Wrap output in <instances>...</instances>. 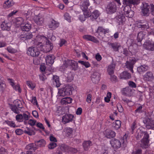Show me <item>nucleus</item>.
Here are the masks:
<instances>
[{
    "label": "nucleus",
    "mask_w": 154,
    "mask_h": 154,
    "mask_svg": "<svg viewBox=\"0 0 154 154\" xmlns=\"http://www.w3.org/2000/svg\"><path fill=\"white\" fill-rule=\"evenodd\" d=\"M73 115L70 114H65L62 117V121L64 124L72 122L74 118Z\"/></svg>",
    "instance_id": "11"
},
{
    "label": "nucleus",
    "mask_w": 154,
    "mask_h": 154,
    "mask_svg": "<svg viewBox=\"0 0 154 154\" xmlns=\"http://www.w3.org/2000/svg\"><path fill=\"white\" fill-rule=\"evenodd\" d=\"M107 32L106 30L103 29V27H99L98 28L97 32L98 33L99 36H98V38L100 39H102L103 36Z\"/></svg>",
    "instance_id": "19"
},
{
    "label": "nucleus",
    "mask_w": 154,
    "mask_h": 154,
    "mask_svg": "<svg viewBox=\"0 0 154 154\" xmlns=\"http://www.w3.org/2000/svg\"><path fill=\"white\" fill-rule=\"evenodd\" d=\"M57 144L54 142H51L48 145V147L50 149H53L56 147Z\"/></svg>",
    "instance_id": "50"
},
{
    "label": "nucleus",
    "mask_w": 154,
    "mask_h": 154,
    "mask_svg": "<svg viewBox=\"0 0 154 154\" xmlns=\"http://www.w3.org/2000/svg\"><path fill=\"white\" fill-rule=\"evenodd\" d=\"M34 20L35 23L38 25H42L43 23V18L39 16H35L34 18Z\"/></svg>",
    "instance_id": "29"
},
{
    "label": "nucleus",
    "mask_w": 154,
    "mask_h": 154,
    "mask_svg": "<svg viewBox=\"0 0 154 154\" xmlns=\"http://www.w3.org/2000/svg\"><path fill=\"white\" fill-rule=\"evenodd\" d=\"M115 68V65L114 64H111L109 65L108 67L107 72L109 74L111 75L114 73V70Z\"/></svg>",
    "instance_id": "37"
},
{
    "label": "nucleus",
    "mask_w": 154,
    "mask_h": 154,
    "mask_svg": "<svg viewBox=\"0 0 154 154\" xmlns=\"http://www.w3.org/2000/svg\"><path fill=\"white\" fill-rule=\"evenodd\" d=\"M72 128H66L63 130V134H65L66 135L67 137H70L72 135Z\"/></svg>",
    "instance_id": "28"
},
{
    "label": "nucleus",
    "mask_w": 154,
    "mask_h": 154,
    "mask_svg": "<svg viewBox=\"0 0 154 154\" xmlns=\"http://www.w3.org/2000/svg\"><path fill=\"white\" fill-rule=\"evenodd\" d=\"M32 37V35L31 33H27L24 35H22L20 36V38L22 40L30 39Z\"/></svg>",
    "instance_id": "36"
},
{
    "label": "nucleus",
    "mask_w": 154,
    "mask_h": 154,
    "mask_svg": "<svg viewBox=\"0 0 154 154\" xmlns=\"http://www.w3.org/2000/svg\"><path fill=\"white\" fill-rule=\"evenodd\" d=\"M26 84L32 90H33L36 86L35 84L31 81H27Z\"/></svg>",
    "instance_id": "40"
},
{
    "label": "nucleus",
    "mask_w": 154,
    "mask_h": 154,
    "mask_svg": "<svg viewBox=\"0 0 154 154\" xmlns=\"http://www.w3.org/2000/svg\"><path fill=\"white\" fill-rule=\"evenodd\" d=\"M91 79L94 83H97L100 79V75L98 72H94L91 75Z\"/></svg>",
    "instance_id": "16"
},
{
    "label": "nucleus",
    "mask_w": 154,
    "mask_h": 154,
    "mask_svg": "<svg viewBox=\"0 0 154 154\" xmlns=\"http://www.w3.org/2000/svg\"><path fill=\"white\" fill-rule=\"evenodd\" d=\"M122 7L124 11V13L125 16L131 18L134 15V11L131 10V5H124Z\"/></svg>",
    "instance_id": "8"
},
{
    "label": "nucleus",
    "mask_w": 154,
    "mask_h": 154,
    "mask_svg": "<svg viewBox=\"0 0 154 154\" xmlns=\"http://www.w3.org/2000/svg\"><path fill=\"white\" fill-rule=\"evenodd\" d=\"M47 38L44 36L40 35H37L33 40L34 42L33 43L35 45L39 46L42 43H44L45 42H47Z\"/></svg>",
    "instance_id": "4"
},
{
    "label": "nucleus",
    "mask_w": 154,
    "mask_h": 154,
    "mask_svg": "<svg viewBox=\"0 0 154 154\" xmlns=\"http://www.w3.org/2000/svg\"><path fill=\"white\" fill-rule=\"evenodd\" d=\"M109 45L115 51H117L119 47V46L116 43H111L109 44Z\"/></svg>",
    "instance_id": "46"
},
{
    "label": "nucleus",
    "mask_w": 154,
    "mask_h": 154,
    "mask_svg": "<svg viewBox=\"0 0 154 154\" xmlns=\"http://www.w3.org/2000/svg\"><path fill=\"white\" fill-rule=\"evenodd\" d=\"M13 88L17 91H18L19 92H21V89L20 88V86L19 85H16L12 87Z\"/></svg>",
    "instance_id": "62"
},
{
    "label": "nucleus",
    "mask_w": 154,
    "mask_h": 154,
    "mask_svg": "<svg viewBox=\"0 0 154 154\" xmlns=\"http://www.w3.org/2000/svg\"><path fill=\"white\" fill-rule=\"evenodd\" d=\"M136 62L134 58H131L129 61H128L126 62V67L128 69L132 72H133V65Z\"/></svg>",
    "instance_id": "15"
},
{
    "label": "nucleus",
    "mask_w": 154,
    "mask_h": 154,
    "mask_svg": "<svg viewBox=\"0 0 154 154\" xmlns=\"http://www.w3.org/2000/svg\"><path fill=\"white\" fill-rule=\"evenodd\" d=\"M59 24L58 22L54 20H52L49 22L48 26L49 28L52 29H55L59 26Z\"/></svg>",
    "instance_id": "26"
},
{
    "label": "nucleus",
    "mask_w": 154,
    "mask_h": 154,
    "mask_svg": "<svg viewBox=\"0 0 154 154\" xmlns=\"http://www.w3.org/2000/svg\"><path fill=\"white\" fill-rule=\"evenodd\" d=\"M40 45L39 46L36 45V47H30L28 48L27 51V54L33 57H36L38 56L40 54V51H42V48H41Z\"/></svg>",
    "instance_id": "3"
},
{
    "label": "nucleus",
    "mask_w": 154,
    "mask_h": 154,
    "mask_svg": "<svg viewBox=\"0 0 154 154\" xmlns=\"http://www.w3.org/2000/svg\"><path fill=\"white\" fill-rule=\"evenodd\" d=\"M120 77L122 79H130L131 76L129 73L127 72L124 71L120 74Z\"/></svg>",
    "instance_id": "27"
},
{
    "label": "nucleus",
    "mask_w": 154,
    "mask_h": 154,
    "mask_svg": "<svg viewBox=\"0 0 154 154\" xmlns=\"http://www.w3.org/2000/svg\"><path fill=\"white\" fill-rule=\"evenodd\" d=\"M78 62L81 64L85 66L86 68H88L91 66L90 64L88 62H86L82 60H79Z\"/></svg>",
    "instance_id": "44"
},
{
    "label": "nucleus",
    "mask_w": 154,
    "mask_h": 154,
    "mask_svg": "<svg viewBox=\"0 0 154 154\" xmlns=\"http://www.w3.org/2000/svg\"><path fill=\"white\" fill-rule=\"evenodd\" d=\"M151 9V5H149L148 3L143 2L141 7L142 13L144 16H148L149 14V9Z\"/></svg>",
    "instance_id": "7"
},
{
    "label": "nucleus",
    "mask_w": 154,
    "mask_h": 154,
    "mask_svg": "<svg viewBox=\"0 0 154 154\" xmlns=\"http://www.w3.org/2000/svg\"><path fill=\"white\" fill-rule=\"evenodd\" d=\"M1 26L2 30H9L10 29L11 24L9 23H6L4 21L2 23Z\"/></svg>",
    "instance_id": "31"
},
{
    "label": "nucleus",
    "mask_w": 154,
    "mask_h": 154,
    "mask_svg": "<svg viewBox=\"0 0 154 154\" xmlns=\"http://www.w3.org/2000/svg\"><path fill=\"white\" fill-rule=\"evenodd\" d=\"M36 121L35 120L30 119L28 121V124L31 126H33L35 125Z\"/></svg>",
    "instance_id": "63"
},
{
    "label": "nucleus",
    "mask_w": 154,
    "mask_h": 154,
    "mask_svg": "<svg viewBox=\"0 0 154 154\" xmlns=\"http://www.w3.org/2000/svg\"><path fill=\"white\" fill-rule=\"evenodd\" d=\"M26 20L21 17H19L16 19L15 23L17 26H20L21 27L24 23H26Z\"/></svg>",
    "instance_id": "25"
},
{
    "label": "nucleus",
    "mask_w": 154,
    "mask_h": 154,
    "mask_svg": "<svg viewBox=\"0 0 154 154\" xmlns=\"http://www.w3.org/2000/svg\"><path fill=\"white\" fill-rule=\"evenodd\" d=\"M5 88L6 85L4 83H0V91H3Z\"/></svg>",
    "instance_id": "60"
},
{
    "label": "nucleus",
    "mask_w": 154,
    "mask_h": 154,
    "mask_svg": "<svg viewBox=\"0 0 154 154\" xmlns=\"http://www.w3.org/2000/svg\"><path fill=\"white\" fill-rule=\"evenodd\" d=\"M23 120H24V122L25 124H26V121L28 120L29 118V116L25 113H23Z\"/></svg>",
    "instance_id": "57"
},
{
    "label": "nucleus",
    "mask_w": 154,
    "mask_h": 154,
    "mask_svg": "<svg viewBox=\"0 0 154 154\" xmlns=\"http://www.w3.org/2000/svg\"><path fill=\"white\" fill-rule=\"evenodd\" d=\"M129 85L133 88H136V85L135 83L133 82L130 81L128 83Z\"/></svg>",
    "instance_id": "64"
},
{
    "label": "nucleus",
    "mask_w": 154,
    "mask_h": 154,
    "mask_svg": "<svg viewBox=\"0 0 154 154\" xmlns=\"http://www.w3.org/2000/svg\"><path fill=\"white\" fill-rule=\"evenodd\" d=\"M84 39L90 41L94 42L97 43L99 42V41L95 37L90 35H85L83 36Z\"/></svg>",
    "instance_id": "22"
},
{
    "label": "nucleus",
    "mask_w": 154,
    "mask_h": 154,
    "mask_svg": "<svg viewBox=\"0 0 154 154\" xmlns=\"http://www.w3.org/2000/svg\"><path fill=\"white\" fill-rule=\"evenodd\" d=\"M78 67V63L76 62L73 60H67L65 61L60 69L63 71L67 68L75 70L77 69Z\"/></svg>",
    "instance_id": "2"
},
{
    "label": "nucleus",
    "mask_w": 154,
    "mask_h": 154,
    "mask_svg": "<svg viewBox=\"0 0 154 154\" xmlns=\"http://www.w3.org/2000/svg\"><path fill=\"white\" fill-rule=\"evenodd\" d=\"M21 28L23 31H28L31 29V25L26 20V23H24L23 25L22 26Z\"/></svg>",
    "instance_id": "24"
},
{
    "label": "nucleus",
    "mask_w": 154,
    "mask_h": 154,
    "mask_svg": "<svg viewBox=\"0 0 154 154\" xmlns=\"http://www.w3.org/2000/svg\"><path fill=\"white\" fill-rule=\"evenodd\" d=\"M131 90L129 87L124 88L122 91V93L123 94L128 96H131Z\"/></svg>",
    "instance_id": "32"
},
{
    "label": "nucleus",
    "mask_w": 154,
    "mask_h": 154,
    "mask_svg": "<svg viewBox=\"0 0 154 154\" xmlns=\"http://www.w3.org/2000/svg\"><path fill=\"white\" fill-rule=\"evenodd\" d=\"M111 93L109 92L107 93L106 97L104 98L105 101L107 103H108L110 100V99L111 97Z\"/></svg>",
    "instance_id": "49"
},
{
    "label": "nucleus",
    "mask_w": 154,
    "mask_h": 154,
    "mask_svg": "<svg viewBox=\"0 0 154 154\" xmlns=\"http://www.w3.org/2000/svg\"><path fill=\"white\" fill-rule=\"evenodd\" d=\"M24 132L26 134L29 135H32L35 134L33 131L28 127L26 128V129L24 131Z\"/></svg>",
    "instance_id": "45"
},
{
    "label": "nucleus",
    "mask_w": 154,
    "mask_h": 154,
    "mask_svg": "<svg viewBox=\"0 0 154 154\" xmlns=\"http://www.w3.org/2000/svg\"><path fill=\"white\" fill-rule=\"evenodd\" d=\"M117 10V6L115 4L113 3H109L106 7V12L107 14H112L116 12Z\"/></svg>",
    "instance_id": "5"
},
{
    "label": "nucleus",
    "mask_w": 154,
    "mask_h": 154,
    "mask_svg": "<svg viewBox=\"0 0 154 154\" xmlns=\"http://www.w3.org/2000/svg\"><path fill=\"white\" fill-rule=\"evenodd\" d=\"M117 19L119 24L122 23L125 21V17L122 14L118 15Z\"/></svg>",
    "instance_id": "41"
},
{
    "label": "nucleus",
    "mask_w": 154,
    "mask_h": 154,
    "mask_svg": "<svg viewBox=\"0 0 154 154\" xmlns=\"http://www.w3.org/2000/svg\"><path fill=\"white\" fill-rule=\"evenodd\" d=\"M46 42V45L45 46H43L42 45L41 46V48H42V51L45 52H47L50 51L53 48V44L47 39V42Z\"/></svg>",
    "instance_id": "14"
},
{
    "label": "nucleus",
    "mask_w": 154,
    "mask_h": 154,
    "mask_svg": "<svg viewBox=\"0 0 154 154\" xmlns=\"http://www.w3.org/2000/svg\"><path fill=\"white\" fill-rule=\"evenodd\" d=\"M53 82H54V84L56 85L57 87H59L61 85L59 80V77L57 75H54L53 77Z\"/></svg>",
    "instance_id": "39"
},
{
    "label": "nucleus",
    "mask_w": 154,
    "mask_h": 154,
    "mask_svg": "<svg viewBox=\"0 0 154 154\" xmlns=\"http://www.w3.org/2000/svg\"><path fill=\"white\" fill-rule=\"evenodd\" d=\"M55 57L53 55H48L45 57L46 63L49 66H51L54 63Z\"/></svg>",
    "instance_id": "17"
},
{
    "label": "nucleus",
    "mask_w": 154,
    "mask_h": 154,
    "mask_svg": "<svg viewBox=\"0 0 154 154\" xmlns=\"http://www.w3.org/2000/svg\"><path fill=\"white\" fill-rule=\"evenodd\" d=\"M105 134L106 137L107 138H111L115 137L116 133L112 130L107 129L105 131Z\"/></svg>",
    "instance_id": "21"
},
{
    "label": "nucleus",
    "mask_w": 154,
    "mask_h": 154,
    "mask_svg": "<svg viewBox=\"0 0 154 154\" xmlns=\"http://www.w3.org/2000/svg\"><path fill=\"white\" fill-rule=\"evenodd\" d=\"M137 132H138V135L137 136V139L141 138L142 136H143V139L141 142V146L143 148H147L149 146V134L146 132L142 131L140 129L137 130Z\"/></svg>",
    "instance_id": "1"
},
{
    "label": "nucleus",
    "mask_w": 154,
    "mask_h": 154,
    "mask_svg": "<svg viewBox=\"0 0 154 154\" xmlns=\"http://www.w3.org/2000/svg\"><path fill=\"white\" fill-rule=\"evenodd\" d=\"M90 5L88 0H83L81 2L80 6L83 11L87 10L88 7Z\"/></svg>",
    "instance_id": "18"
},
{
    "label": "nucleus",
    "mask_w": 154,
    "mask_h": 154,
    "mask_svg": "<svg viewBox=\"0 0 154 154\" xmlns=\"http://www.w3.org/2000/svg\"><path fill=\"white\" fill-rule=\"evenodd\" d=\"M137 27L139 28H141L143 29H148L149 27V26L148 23L146 22L145 24L138 25Z\"/></svg>",
    "instance_id": "47"
},
{
    "label": "nucleus",
    "mask_w": 154,
    "mask_h": 154,
    "mask_svg": "<svg viewBox=\"0 0 154 154\" xmlns=\"http://www.w3.org/2000/svg\"><path fill=\"white\" fill-rule=\"evenodd\" d=\"M137 69L138 72H141L147 70L148 69V67L146 65H143L138 67Z\"/></svg>",
    "instance_id": "42"
},
{
    "label": "nucleus",
    "mask_w": 154,
    "mask_h": 154,
    "mask_svg": "<svg viewBox=\"0 0 154 154\" xmlns=\"http://www.w3.org/2000/svg\"><path fill=\"white\" fill-rule=\"evenodd\" d=\"M7 50L9 53H14L17 52V50L11 47H8L7 48Z\"/></svg>",
    "instance_id": "52"
},
{
    "label": "nucleus",
    "mask_w": 154,
    "mask_h": 154,
    "mask_svg": "<svg viewBox=\"0 0 154 154\" xmlns=\"http://www.w3.org/2000/svg\"><path fill=\"white\" fill-rule=\"evenodd\" d=\"M117 108L119 112H122L123 111V108L122 105L120 103L117 104Z\"/></svg>",
    "instance_id": "61"
},
{
    "label": "nucleus",
    "mask_w": 154,
    "mask_h": 154,
    "mask_svg": "<svg viewBox=\"0 0 154 154\" xmlns=\"http://www.w3.org/2000/svg\"><path fill=\"white\" fill-rule=\"evenodd\" d=\"M143 79L145 81L154 83V76L151 72H146L143 75Z\"/></svg>",
    "instance_id": "12"
},
{
    "label": "nucleus",
    "mask_w": 154,
    "mask_h": 154,
    "mask_svg": "<svg viewBox=\"0 0 154 154\" xmlns=\"http://www.w3.org/2000/svg\"><path fill=\"white\" fill-rule=\"evenodd\" d=\"M100 14V13L98 10H95L93 12L92 16L93 19H96L99 16Z\"/></svg>",
    "instance_id": "43"
},
{
    "label": "nucleus",
    "mask_w": 154,
    "mask_h": 154,
    "mask_svg": "<svg viewBox=\"0 0 154 154\" xmlns=\"http://www.w3.org/2000/svg\"><path fill=\"white\" fill-rule=\"evenodd\" d=\"M35 143V145L39 147L44 146L46 144L45 141L43 139L36 141Z\"/></svg>",
    "instance_id": "38"
},
{
    "label": "nucleus",
    "mask_w": 154,
    "mask_h": 154,
    "mask_svg": "<svg viewBox=\"0 0 154 154\" xmlns=\"http://www.w3.org/2000/svg\"><path fill=\"white\" fill-rule=\"evenodd\" d=\"M5 122L8 125L11 127H16V125L13 121H7Z\"/></svg>",
    "instance_id": "53"
},
{
    "label": "nucleus",
    "mask_w": 154,
    "mask_h": 154,
    "mask_svg": "<svg viewBox=\"0 0 154 154\" xmlns=\"http://www.w3.org/2000/svg\"><path fill=\"white\" fill-rule=\"evenodd\" d=\"M14 2L12 0H8L5 2L3 7L5 9H8L14 5Z\"/></svg>",
    "instance_id": "23"
},
{
    "label": "nucleus",
    "mask_w": 154,
    "mask_h": 154,
    "mask_svg": "<svg viewBox=\"0 0 154 154\" xmlns=\"http://www.w3.org/2000/svg\"><path fill=\"white\" fill-rule=\"evenodd\" d=\"M112 146L114 148L118 149L121 146V142L120 140L116 139H112L110 141Z\"/></svg>",
    "instance_id": "13"
},
{
    "label": "nucleus",
    "mask_w": 154,
    "mask_h": 154,
    "mask_svg": "<svg viewBox=\"0 0 154 154\" xmlns=\"http://www.w3.org/2000/svg\"><path fill=\"white\" fill-rule=\"evenodd\" d=\"M143 122L148 129L154 130V121L149 118H146L143 120Z\"/></svg>",
    "instance_id": "9"
},
{
    "label": "nucleus",
    "mask_w": 154,
    "mask_h": 154,
    "mask_svg": "<svg viewBox=\"0 0 154 154\" xmlns=\"http://www.w3.org/2000/svg\"><path fill=\"white\" fill-rule=\"evenodd\" d=\"M72 99L69 97H66L62 99L61 101V103L62 104H66L68 103H70L72 102Z\"/></svg>",
    "instance_id": "34"
},
{
    "label": "nucleus",
    "mask_w": 154,
    "mask_h": 154,
    "mask_svg": "<svg viewBox=\"0 0 154 154\" xmlns=\"http://www.w3.org/2000/svg\"><path fill=\"white\" fill-rule=\"evenodd\" d=\"M72 88L69 85H66L64 88L60 89L59 90L58 94L59 96L64 97L70 94Z\"/></svg>",
    "instance_id": "6"
},
{
    "label": "nucleus",
    "mask_w": 154,
    "mask_h": 154,
    "mask_svg": "<svg viewBox=\"0 0 154 154\" xmlns=\"http://www.w3.org/2000/svg\"><path fill=\"white\" fill-rule=\"evenodd\" d=\"M11 109L14 112L18 114L20 113V112L18 109L17 107L15 105H13L11 106Z\"/></svg>",
    "instance_id": "54"
},
{
    "label": "nucleus",
    "mask_w": 154,
    "mask_h": 154,
    "mask_svg": "<svg viewBox=\"0 0 154 154\" xmlns=\"http://www.w3.org/2000/svg\"><path fill=\"white\" fill-rule=\"evenodd\" d=\"M140 3V0H123L124 5H131L132 4L137 5Z\"/></svg>",
    "instance_id": "20"
},
{
    "label": "nucleus",
    "mask_w": 154,
    "mask_h": 154,
    "mask_svg": "<svg viewBox=\"0 0 154 154\" xmlns=\"http://www.w3.org/2000/svg\"><path fill=\"white\" fill-rule=\"evenodd\" d=\"M26 148L27 149H32L33 150H35L36 149V147L35 146L34 144L30 143L26 146Z\"/></svg>",
    "instance_id": "48"
},
{
    "label": "nucleus",
    "mask_w": 154,
    "mask_h": 154,
    "mask_svg": "<svg viewBox=\"0 0 154 154\" xmlns=\"http://www.w3.org/2000/svg\"><path fill=\"white\" fill-rule=\"evenodd\" d=\"M16 120L19 122L23 121V115L21 114H17L16 116Z\"/></svg>",
    "instance_id": "51"
},
{
    "label": "nucleus",
    "mask_w": 154,
    "mask_h": 154,
    "mask_svg": "<svg viewBox=\"0 0 154 154\" xmlns=\"http://www.w3.org/2000/svg\"><path fill=\"white\" fill-rule=\"evenodd\" d=\"M92 145V143L90 140L85 141L83 143V146L85 150H87L90 146Z\"/></svg>",
    "instance_id": "30"
},
{
    "label": "nucleus",
    "mask_w": 154,
    "mask_h": 154,
    "mask_svg": "<svg viewBox=\"0 0 154 154\" xmlns=\"http://www.w3.org/2000/svg\"><path fill=\"white\" fill-rule=\"evenodd\" d=\"M146 35V33L143 31H141L137 34V40L138 42H140Z\"/></svg>",
    "instance_id": "35"
},
{
    "label": "nucleus",
    "mask_w": 154,
    "mask_h": 154,
    "mask_svg": "<svg viewBox=\"0 0 154 154\" xmlns=\"http://www.w3.org/2000/svg\"><path fill=\"white\" fill-rule=\"evenodd\" d=\"M64 17L65 20H67L69 22H71V17L68 13H65Z\"/></svg>",
    "instance_id": "55"
},
{
    "label": "nucleus",
    "mask_w": 154,
    "mask_h": 154,
    "mask_svg": "<svg viewBox=\"0 0 154 154\" xmlns=\"http://www.w3.org/2000/svg\"><path fill=\"white\" fill-rule=\"evenodd\" d=\"M83 11V12L84 15L86 18L89 17L91 16V12L87 10Z\"/></svg>",
    "instance_id": "56"
},
{
    "label": "nucleus",
    "mask_w": 154,
    "mask_h": 154,
    "mask_svg": "<svg viewBox=\"0 0 154 154\" xmlns=\"http://www.w3.org/2000/svg\"><path fill=\"white\" fill-rule=\"evenodd\" d=\"M143 48L150 51H154V42L152 40L146 41L143 45Z\"/></svg>",
    "instance_id": "10"
},
{
    "label": "nucleus",
    "mask_w": 154,
    "mask_h": 154,
    "mask_svg": "<svg viewBox=\"0 0 154 154\" xmlns=\"http://www.w3.org/2000/svg\"><path fill=\"white\" fill-rule=\"evenodd\" d=\"M31 102L34 105H36V106L38 105L36 97H32Z\"/></svg>",
    "instance_id": "58"
},
{
    "label": "nucleus",
    "mask_w": 154,
    "mask_h": 154,
    "mask_svg": "<svg viewBox=\"0 0 154 154\" xmlns=\"http://www.w3.org/2000/svg\"><path fill=\"white\" fill-rule=\"evenodd\" d=\"M121 124V122L119 120H117L113 123L112 126L114 129L118 130L120 127Z\"/></svg>",
    "instance_id": "33"
},
{
    "label": "nucleus",
    "mask_w": 154,
    "mask_h": 154,
    "mask_svg": "<svg viewBox=\"0 0 154 154\" xmlns=\"http://www.w3.org/2000/svg\"><path fill=\"white\" fill-rule=\"evenodd\" d=\"M39 78L40 80L43 81H44L46 79V78L44 75V73L41 74L39 75Z\"/></svg>",
    "instance_id": "59"
}]
</instances>
